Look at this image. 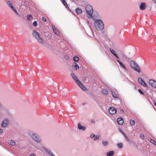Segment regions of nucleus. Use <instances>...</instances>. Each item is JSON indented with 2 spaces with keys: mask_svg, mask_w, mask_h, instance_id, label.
<instances>
[{
  "mask_svg": "<svg viewBox=\"0 0 156 156\" xmlns=\"http://www.w3.org/2000/svg\"><path fill=\"white\" fill-rule=\"evenodd\" d=\"M28 133L32 139L36 142L39 143L41 142V137L37 133H34L31 131H29Z\"/></svg>",
  "mask_w": 156,
  "mask_h": 156,
  "instance_id": "nucleus-3",
  "label": "nucleus"
},
{
  "mask_svg": "<svg viewBox=\"0 0 156 156\" xmlns=\"http://www.w3.org/2000/svg\"><path fill=\"white\" fill-rule=\"evenodd\" d=\"M32 19V16L31 15L28 14L27 16V19L28 21H30Z\"/></svg>",
  "mask_w": 156,
  "mask_h": 156,
  "instance_id": "nucleus-24",
  "label": "nucleus"
},
{
  "mask_svg": "<svg viewBox=\"0 0 156 156\" xmlns=\"http://www.w3.org/2000/svg\"><path fill=\"white\" fill-rule=\"evenodd\" d=\"M149 83L153 88H156V81L153 80H150L149 81Z\"/></svg>",
  "mask_w": 156,
  "mask_h": 156,
  "instance_id": "nucleus-9",
  "label": "nucleus"
},
{
  "mask_svg": "<svg viewBox=\"0 0 156 156\" xmlns=\"http://www.w3.org/2000/svg\"><path fill=\"white\" fill-rule=\"evenodd\" d=\"M12 10L15 12V13L18 16H19V14L17 12V11L16 9L14 7L13 8Z\"/></svg>",
  "mask_w": 156,
  "mask_h": 156,
  "instance_id": "nucleus-30",
  "label": "nucleus"
},
{
  "mask_svg": "<svg viewBox=\"0 0 156 156\" xmlns=\"http://www.w3.org/2000/svg\"><path fill=\"white\" fill-rule=\"evenodd\" d=\"M9 123V121L7 118L3 120L1 124V126L2 128H5L7 126L8 123Z\"/></svg>",
  "mask_w": 156,
  "mask_h": 156,
  "instance_id": "nucleus-7",
  "label": "nucleus"
},
{
  "mask_svg": "<svg viewBox=\"0 0 156 156\" xmlns=\"http://www.w3.org/2000/svg\"><path fill=\"white\" fill-rule=\"evenodd\" d=\"M114 151H108L106 154L107 156H112L114 154Z\"/></svg>",
  "mask_w": 156,
  "mask_h": 156,
  "instance_id": "nucleus-22",
  "label": "nucleus"
},
{
  "mask_svg": "<svg viewBox=\"0 0 156 156\" xmlns=\"http://www.w3.org/2000/svg\"><path fill=\"white\" fill-rule=\"evenodd\" d=\"M130 65L132 68L138 73L140 72V69L139 66L133 61H131L130 62Z\"/></svg>",
  "mask_w": 156,
  "mask_h": 156,
  "instance_id": "nucleus-5",
  "label": "nucleus"
},
{
  "mask_svg": "<svg viewBox=\"0 0 156 156\" xmlns=\"http://www.w3.org/2000/svg\"><path fill=\"white\" fill-rule=\"evenodd\" d=\"M42 148L47 153L49 154L50 155L53 153L49 149L47 148L43 147H42Z\"/></svg>",
  "mask_w": 156,
  "mask_h": 156,
  "instance_id": "nucleus-18",
  "label": "nucleus"
},
{
  "mask_svg": "<svg viewBox=\"0 0 156 156\" xmlns=\"http://www.w3.org/2000/svg\"><path fill=\"white\" fill-rule=\"evenodd\" d=\"M146 7V4L142 2L140 6V9L141 10H144Z\"/></svg>",
  "mask_w": 156,
  "mask_h": 156,
  "instance_id": "nucleus-16",
  "label": "nucleus"
},
{
  "mask_svg": "<svg viewBox=\"0 0 156 156\" xmlns=\"http://www.w3.org/2000/svg\"><path fill=\"white\" fill-rule=\"evenodd\" d=\"M72 2H73L74 1V0H71Z\"/></svg>",
  "mask_w": 156,
  "mask_h": 156,
  "instance_id": "nucleus-52",
  "label": "nucleus"
},
{
  "mask_svg": "<svg viewBox=\"0 0 156 156\" xmlns=\"http://www.w3.org/2000/svg\"><path fill=\"white\" fill-rule=\"evenodd\" d=\"M95 135L93 133L91 134L90 135V137L92 138H94L95 136Z\"/></svg>",
  "mask_w": 156,
  "mask_h": 156,
  "instance_id": "nucleus-39",
  "label": "nucleus"
},
{
  "mask_svg": "<svg viewBox=\"0 0 156 156\" xmlns=\"http://www.w3.org/2000/svg\"><path fill=\"white\" fill-rule=\"evenodd\" d=\"M155 3H156V0H152Z\"/></svg>",
  "mask_w": 156,
  "mask_h": 156,
  "instance_id": "nucleus-49",
  "label": "nucleus"
},
{
  "mask_svg": "<svg viewBox=\"0 0 156 156\" xmlns=\"http://www.w3.org/2000/svg\"><path fill=\"white\" fill-rule=\"evenodd\" d=\"M138 82L143 87H147V84L141 78H138Z\"/></svg>",
  "mask_w": 156,
  "mask_h": 156,
  "instance_id": "nucleus-10",
  "label": "nucleus"
},
{
  "mask_svg": "<svg viewBox=\"0 0 156 156\" xmlns=\"http://www.w3.org/2000/svg\"><path fill=\"white\" fill-rule=\"evenodd\" d=\"M70 75L73 80L79 87L83 91H85L87 90V88L85 87L84 86L74 73H70Z\"/></svg>",
  "mask_w": 156,
  "mask_h": 156,
  "instance_id": "nucleus-2",
  "label": "nucleus"
},
{
  "mask_svg": "<svg viewBox=\"0 0 156 156\" xmlns=\"http://www.w3.org/2000/svg\"><path fill=\"white\" fill-rule=\"evenodd\" d=\"M3 132V130L2 129H0V134H2Z\"/></svg>",
  "mask_w": 156,
  "mask_h": 156,
  "instance_id": "nucleus-42",
  "label": "nucleus"
},
{
  "mask_svg": "<svg viewBox=\"0 0 156 156\" xmlns=\"http://www.w3.org/2000/svg\"><path fill=\"white\" fill-rule=\"evenodd\" d=\"M91 122L93 123H94L95 122L94 120H92Z\"/></svg>",
  "mask_w": 156,
  "mask_h": 156,
  "instance_id": "nucleus-47",
  "label": "nucleus"
},
{
  "mask_svg": "<svg viewBox=\"0 0 156 156\" xmlns=\"http://www.w3.org/2000/svg\"><path fill=\"white\" fill-rule=\"evenodd\" d=\"M138 91L140 94L144 95V93L141 89H138Z\"/></svg>",
  "mask_w": 156,
  "mask_h": 156,
  "instance_id": "nucleus-38",
  "label": "nucleus"
},
{
  "mask_svg": "<svg viewBox=\"0 0 156 156\" xmlns=\"http://www.w3.org/2000/svg\"><path fill=\"white\" fill-rule=\"evenodd\" d=\"M61 2L63 4V5L65 6V8L70 12H72L73 13V12H72L71 9L69 8L68 5L66 3L65 0H61Z\"/></svg>",
  "mask_w": 156,
  "mask_h": 156,
  "instance_id": "nucleus-8",
  "label": "nucleus"
},
{
  "mask_svg": "<svg viewBox=\"0 0 156 156\" xmlns=\"http://www.w3.org/2000/svg\"><path fill=\"white\" fill-rule=\"evenodd\" d=\"M126 140L127 141L129 142V139L127 137V136H126L125 137Z\"/></svg>",
  "mask_w": 156,
  "mask_h": 156,
  "instance_id": "nucleus-41",
  "label": "nucleus"
},
{
  "mask_svg": "<svg viewBox=\"0 0 156 156\" xmlns=\"http://www.w3.org/2000/svg\"><path fill=\"white\" fill-rule=\"evenodd\" d=\"M85 10L86 12V16L88 17V5H86Z\"/></svg>",
  "mask_w": 156,
  "mask_h": 156,
  "instance_id": "nucleus-33",
  "label": "nucleus"
},
{
  "mask_svg": "<svg viewBox=\"0 0 156 156\" xmlns=\"http://www.w3.org/2000/svg\"><path fill=\"white\" fill-rule=\"evenodd\" d=\"M63 58H64L67 59H68L69 58V56L68 55H63Z\"/></svg>",
  "mask_w": 156,
  "mask_h": 156,
  "instance_id": "nucleus-35",
  "label": "nucleus"
},
{
  "mask_svg": "<svg viewBox=\"0 0 156 156\" xmlns=\"http://www.w3.org/2000/svg\"><path fill=\"white\" fill-rule=\"evenodd\" d=\"M72 2H73L74 1V0H71Z\"/></svg>",
  "mask_w": 156,
  "mask_h": 156,
  "instance_id": "nucleus-53",
  "label": "nucleus"
},
{
  "mask_svg": "<svg viewBox=\"0 0 156 156\" xmlns=\"http://www.w3.org/2000/svg\"><path fill=\"white\" fill-rule=\"evenodd\" d=\"M86 34H87V35H88V34H87V33L86 32Z\"/></svg>",
  "mask_w": 156,
  "mask_h": 156,
  "instance_id": "nucleus-55",
  "label": "nucleus"
},
{
  "mask_svg": "<svg viewBox=\"0 0 156 156\" xmlns=\"http://www.w3.org/2000/svg\"><path fill=\"white\" fill-rule=\"evenodd\" d=\"M149 140L152 144H153L156 145V142L154 140L151 139H149Z\"/></svg>",
  "mask_w": 156,
  "mask_h": 156,
  "instance_id": "nucleus-26",
  "label": "nucleus"
},
{
  "mask_svg": "<svg viewBox=\"0 0 156 156\" xmlns=\"http://www.w3.org/2000/svg\"><path fill=\"white\" fill-rule=\"evenodd\" d=\"M129 122L130 124L132 126L134 125L135 123V121L132 119H130V120Z\"/></svg>",
  "mask_w": 156,
  "mask_h": 156,
  "instance_id": "nucleus-28",
  "label": "nucleus"
},
{
  "mask_svg": "<svg viewBox=\"0 0 156 156\" xmlns=\"http://www.w3.org/2000/svg\"><path fill=\"white\" fill-rule=\"evenodd\" d=\"M78 129L82 131H84L86 129V127L85 126H82L80 123L77 124Z\"/></svg>",
  "mask_w": 156,
  "mask_h": 156,
  "instance_id": "nucleus-11",
  "label": "nucleus"
},
{
  "mask_svg": "<svg viewBox=\"0 0 156 156\" xmlns=\"http://www.w3.org/2000/svg\"><path fill=\"white\" fill-rule=\"evenodd\" d=\"M8 143L9 145L12 146H14L15 145V142L13 140H10L8 142Z\"/></svg>",
  "mask_w": 156,
  "mask_h": 156,
  "instance_id": "nucleus-23",
  "label": "nucleus"
},
{
  "mask_svg": "<svg viewBox=\"0 0 156 156\" xmlns=\"http://www.w3.org/2000/svg\"><path fill=\"white\" fill-rule=\"evenodd\" d=\"M72 67L73 69L75 70L79 68V66L76 63H73L72 65Z\"/></svg>",
  "mask_w": 156,
  "mask_h": 156,
  "instance_id": "nucleus-13",
  "label": "nucleus"
},
{
  "mask_svg": "<svg viewBox=\"0 0 156 156\" xmlns=\"http://www.w3.org/2000/svg\"><path fill=\"white\" fill-rule=\"evenodd\" d=\"M123 135L125 137L127 136L125 133H124V135Z\"/></svg>",
  "mask_w": 156,
  "mask_h": 156,
  "instance_id": "nucleus-50",
  "label": "nucleus"
},
{
  "mask_svg": "<svg viewBox=\"0 0 156 156\" xmlns=\"http://www.w3.org/2000/svg\"><path fill=\"white\" fill-rule=\"evenodd\" d=\"M73 60L75 62H77L79 60V58L77 56H75L73 58Z\"/></svg>",
  "mask_w": 156,
  "mask_h": 156,
  "instance_id": "nucleus-25",
  "label": "nucleus"
},
{
  "mask_svg": "<svg viewBox=\"0 0 156 156\" xmlns=\"http://www.w3.org/2000/svg\"><path fill=\"white\" fill-rule=\"evenodd\" d=\"M37 22L36 21H34L33 23V25L34 27H36L37 26Z\"/></svg>",
  "mask_w": 156,
  "mask_h": 156,
  "instance_id": "nucleus-31",
  "label": "nucleus"
},
{
  "mask_svg": "<svg viewBox=\"0 0 156 156\" xmlns=\"http://www.w3.org/2000/svg\"><path fill=\"white\" fill-rule=\"evenodd\" d=\"M117 122L118 124L120 125H122L123 123V121L122 118H119L117 119Z\"/></svg>",
  "mask_w": 156,
  "mask_h": 156,
  "instance_id": "nucleus-15",
  "label": "nucleus"
},
{
  "mask_svg": "<svg viewBox=\"0 0 156 156\" xmlns=\"http://www.w3.org/2000/svg\"><path fill=\"white\" fill-rule=\"evenodd\" d=\"M82 12V11L81 9H80L79 8H77L75 9V12L77 14H80Z\"/></svg>",
  "mask_w": 156,
  "mask_h": 156,
  "instance_id": "nucleus-20",
  "label": "nucleus"
},
{
  "mask_svg": "<svg viewBox=\"0 0 156 156\" xmlns=\"http://www.w3.org/2000/svg\"><path fill=\"white\" fill-rule=\"evenodd\" d=\"M94 25L96 28L98 30H102L104 27L103 22L100 20H98L94 23Z\"/></svg>",
  "mask_w": 156,
  "mask_h": 156,
  "instance_id": "nucleus-4",
  "label": "nucleus"
},
{
  "mask_svg": "<svg viewBox=\"0 0 156 156\" xmlns=\"http://www.w3.org/2000/svg\"><path fill=\"white\" fill-rule=\"evenodd\" d=\"M29 156H35V155L34 154H31L29 155Z\"/></svg>",
  "mask_w": 156,
  "mask_h": 156,
  "instance_id": "nucleus-43",
  "label": "nucleus"
},
{
  "mask_svg": "<svg viewBox=\"0 0 156 156\" xmlns=\"http://www.w3.org/2000/svg\"><path fill=\"white\" fill-rule=\"evenodd\" d=\"M93 12V10L92 7L90 5H88V18H92L94 20V17H93L92 15Z\"/></svg>",
  "mask_w": 156,
  "mask_h": 156,
  "instance_id": "nucleus-6",
  "label": "nucleus"
},
{
  "mask_svg": "<svg viewBox=\"0 0 156 156\" xmlns=\"http://www.w3.org/2000/svg\"><path fill=\"white\" fill-rule=\"evenodd\" d=\"M102 144L104 146H105L108 144V142L106 141H104L102 142Z\"/></svg>",
  "mask_w": 156,
  "mask_h": 156,
  "instance_id": "nucleus-34",
  "label": "nucleus"
},
{
  "mask_svg": "<svg viewBox=\"0 0 156 156\" xmlns=\"http://www.w3.org/2000/svg\"><path fill=\"white\" fill-rule=\"evenodd\" d=\"M121 132L123 134V135H124V133H125L124 132H123L122 130H121Z\"/></svg>",
  "mask_w": 156,
  "mask_h": 156,
  "instance_id": "nucleus-48",
  "label": "nucleus"
},
{
  "mask_svg": "<svg viewBox=\"0 0 156 156\" xmlns=\"http://www.w3.org/2000/svg\"><path fill=\"white\" fill-rule=\"evenodd\" d=\"M117 146L119 148H121L122 147V146H123L122 144V143H118L117 144Z\"/></svg>",
  "mask_w": 156,
  "mask_h": 156,
  "instance_id": "nucleus-29",
  "label": "nucleus"
},
{
  "mask_svg": "<svg viewBox=\"0 0 156 156\" xmlns=\"http://www.w3.org/2000/svg\"><path fill=\"white\" fill-rule=\"evenodd\" d=\"M140 137L141 139H144L145 138L144 134L142 133H140Z\"/></svg>",
  "mask_w": 156,
  "mask_h": 156,
  "instance_id": "nucleus-27",
  "label": "nucleus"
},
{
  "mask_svg": "<svg viewBox=\"0 0 156 156\" xmlns=\"http://www.w3.org/2000/svg\"><path fill=\"white\" fill-rule=\"evenodd\" d=\"M154 105H155V106H156V102L154 103Z\"/></svg>",
  "mask_w": 156,
  "mask_h": 156,
  "instance_id": "nucleus-54",
  "label": "nucleus"
},
{
  "mask_svg": "<svg viewBox=\"0 0 156 156\" xmlns=\"http://www.w3.org/2000/svg\"><path fill=\"white\" fill-rule=\"evenodd\" d=\"M41 19L44 22H46L47 21L46 19L44 17H42Z\"/></svg>",
  "mask_w": 156,
  "mask_h": 156,
  "instance_id": "nucleus-37",
  "label": "nucleus"
},
{
  "mask_svg": "<svg viewBox=\"0 0 156 156\" xmlns=\"http://www.w3.org/2000/svg\"><path fill=\"white\" fill-rule=\"evenodd\" d=\"M86 78H87V77L86 76H84L83 78V80L84 81H85L86 79Z\"/></svg>",
  "mask_w": 156,
  "mask_h": 156,
  "instance_id": "nucleus-44",
  "label": "nucleus"
},
{
  "mask_svg": "<svg viewBox=\"0 0 156 156\" xmlns=\"http://www.w3.org/2000/svg\"><path fill=\"white\" fill-rule=\"evenodd\" d=\"M108 111L109 113L112 114H114L116 112V110L113 107H110Z\"/></svg>",
  "mask_w": 156,
  "mask_h": 156,
  "instance_id": "nucleus-12",
  "label": "nucleus"
},
{
  "mask_svg": "<svg viewBox=\"0 0 156 156\" xmlns=\"http://www.w3.org/2000/svg\"><path fill=\"white\" fill-rule=\"evenodd\" d=\"M51 156H56L53 153L50 155Z\"/></svg>",
  "mask_w": 156,
  "mask_h": 156,
  "instance_id": "nucleus-46",
  "label": "nucleus"
},
{
  "mask_svg": "<svg viewBox=\"0 0 156 156\" xmlns=\"http://www.w3.org/2000/svg\"><path fill=\"white\" fill-rule=\"evenodd\" d=\"M52 28L53 31L55 34L57 35H59L60 34V33L58 29L56 28L53 26H52Z\"/></svg>",
  "mask_w": 156,
  "mask_h": 156,
  "instance_id": "nucleus-14",
  "label": "nucleus"
},
{
  "mask_svg": "<svg viewBox=\"0 0 156 156\" xmlns=\"http://www.w3.org/2000/svg\"><path fill=\"white\" fill-rule=\"evenodd\" d=\"M111 52L117 59H119V58L118 55L115 53V51L111 49H110Z\"/></svg>",
  "mask_w": 156,
  "mask_h": 156,
  "instance_id": "nucleus-17",
  "label": "nucleus"
},
{
  "mask_svg": "<svg viewBox=\"0 0 156 156\" xmlns=\"http://www.w3.org/2000/svg\"><path fill=\"white\" fill-rule=\"evenodd\" d=\"M117 61L120 64V65L122 67L123 69H126V68L125 66L120 61V60H117Z\"/></svg>",
  "mask_w": 156,
  "mask_h": 156,
  "instance_id": "nucleus-21",
  "label": "nucleus"
},
{
  "mask_svg": "<svg viewBox=\"0 0 156 156\" xmlns=\"http://www.w3.org/2000/svg\"><path fill=\"white\" fill-rule=\"evenodd\" d=\"M102 93L106 95L107 94H108V91H107L105 90V89H103V90L102 91Z\"/></svg>",
  "mask_w": 156,
  "mask_h": 156,
  "instance_id": "nucleus-32",
  "label": "nucleus"
},
{
  "mask_svg": "<svg viewBox=\"0 0 156 156\" xmlns=\"http://www.w3.org/2000/svg\"><path fill=\"white\" fill-rule=\"evenodd\" d=\"M7 4L9 6V7L12 9L14 7L12 5V4L10 1H8L6 2Z\"/></svg>",
  "mask_w": 156,
  "mask_h": 156,
  "instance_id": "nucleus-19",
  "label": "nucleus"
},
{
  "mask_svg": "<svg viewBox=\"0 0 156 156\" xmlns=\"http://www.w3.org/2000/svg\"><path fill=\"white\" fill-rule=\"evenodd\" d=\"M87 104V102H84V103H83L82 105H86Z\"/></svg>",
  "mask_w": 156,
  "mask_h": 156,
  "instance_id": "nucleus-45",
  "label": "nucleus"
},
{
  "mask_svg": "<svg viewBox=\"0 0 156 156\" xmlns=\"http://www.w3.org/2000/svg\"><path fill=\"white\" fill-rule=\"evenodd\" d=\"M112 94L113 97L114 98H117V96L116 94H113L112 93Z\"/></svg>",
  "mask_w": 156,
  "mask_h": 156,
  "instance_id": "nucleus-40",
  "label": "nucleus"
},
{
  "mask_svg": "<svg viewBox=\"0 0 156 156\" xmlns=\"http://www.w3.org/2000/svg\"><path fill=\"white\" fill-rule=\"evenodd\" d=\"M32 35L39 43L42 44L45 47L48 48L46 43L43 40V39L40 37V34L38 32L35 30H34L33 31Z\"/></svg>",
  "mask_w": 156,
  "mask_h": 156,
  "instance_id": "nucleus-1",
  "label": "nucleus"
},
{
  "mask_svg": "<svg viewBox=\"0 0 156 156\" xmlns=\"http://www.w3.org/2000/svg\"><path fill=\"white\" fill-rule=\"evenodd\" d=\"M95 137L94 138V140H97L99 138V136L98 135L95 136Z\"/></svg>",
  "mask_w": 156,
  "mask_h": 156,
  "instance_id": "nucleus-36",
  "label": "nucleus"
},
{
  "mask_svg": "<svg viewBox=\"0 0 156 156\" xmlns=\"http://www.w3.org/2000/svg\"><path fill=\"white\" fill-rule=\"evenodd\" d=\"M86 23L88 24V20H86Z\"/></svg>",
  "mask_w": 156,
  "mask_h": 156,
  "instance_id": "nucleus-51",
  "label": "nucleus"
}]
</instances>
